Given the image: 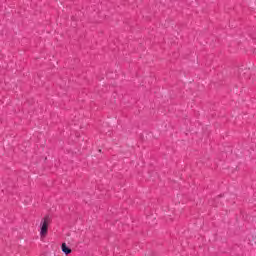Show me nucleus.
I'll return each instance as SVG.
<instances>
[{"label":"nucleus","mask_w":256,"mask_h":256,"mask_svg":"<svg viewBox=\"0 0 256 256\" xmlns=\"http://www.w3.org/2000/svg\"><path fill=\"white\" fill-rule=\"evenodd\" d=\"M61 249L65 255H71L73 253V250L69 246H67V243L63 242L61 245Z\"/></svg>","instance_id":"obj_2"},{"label":"nucleus","mask_w":256,"mask_h":256,"mask_svg":"<svg viewBox=\"0 0 256 256\" xmlns=\"http://www.w3.org/2000/svg\"><path fill=\"white\" fill-rule=\"evenodd\" d=\"M52 221L53 220L49 215L42 218L40 223V237H47V233H49V225H51Z\"/></svg>","instance_id":"obj_1"}]
</instances>
